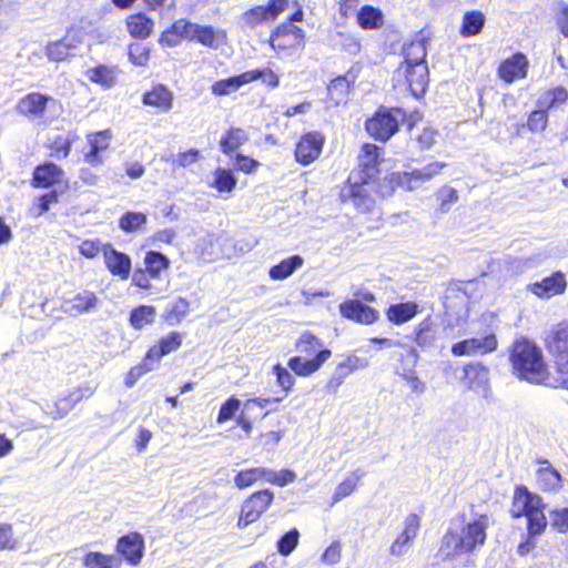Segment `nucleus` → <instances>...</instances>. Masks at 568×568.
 Here are the masks:
<instances>
[{
    "label": "nucleus",
    "mask_w": 568,
    "mask_h": 568,
    "mask_svg": "<svg viewBox=\"0 0 568 568\" xmlns=\"http://www.w3.org/2000/svg\"><path fill=\"white\" fill-rule=\"evenodd\" d=\"M110 133L109 131H101L90 139V152L85 155L87 161L91 164L101 163L99 153L109 148Z\"/></svg>",
    "instance_id": "c03bdc74"
},
{
    "label": "nucleus",
    "mask_w": 568,
    "mask_h": 568,
    "mask_svg": "<svg viewBox=\"0 0 568 568\" xmlns=\"http://www.w3.org/2000/svg\"><path fill=\"white\" fill-rule=\"evenodd\" d=\"M432 329V322L429 318H425L423 322L418 324L415 328V342L418 346H427L432 342V336L429 332Z\"/></svg>",
    "instance_id": "69168bd1"
},
{
    "label": "nucleus",
    "mask_w": 568,
    "mask_h": 568,
    "mask_svg": "<svg viewBox=\"0 0 568 568\" xmlns=\"http://www.w3.org/2000/svg\"><path fill=\"white\" fill-rule=\"evenodd\" d=\"M324 145V136L318 132L304 134L295 149L296 161L303 165L314 162L321 154Z\"/></svg>",
    "instance_id": "2eb2a0df"
},
{
    "label": "nucleus",
    "mask_w": 568,
    "mask_h": 568,
    "mask_svg": "<svg viewBox=\"0 0 568 568\" xmlns=\"http://www.w3.org/2000/svg\"><path fill=\"white\" fill-rule=\"evenodd\" d=\"M551 526L560 532L568 531V507L554 509L549 513Z\"/></svg>",
    "instance_id": "e2e57ef3"
},
{
    "label": "nucleus",
    "mask_w": 568,
    "mask_h": 568,
    "mask_svg": "<svg viewBox=\"0 0 568 568\" xmlns=\"http://www.w3.org/2000/svg\"><path fill=\"white\" fill-rule=\"evenodd\" d=\"M510 362L520 379L532 384H550L542 352L535 343L526 338L516 341L511 348Z\"/></svg>",
    "instance_id": "7ed1b4c3"
},
{
    "label": "nucleus",
    "mask_w": 568,
    "mask_h": 568,
    "mask_svg": "<svg viewBox=\"0 0 568 568\" xmlns=\"http://www.w3.org/2000/svg\"><path fill=\"white\" fill-rule=\"evenodd\" d=\"M437 131L432 126H425L419 133H416L413 140L418 144L419 149H430L436 142Z\"/></svg>",
    "instance_id": "680f3d73"
},
{
    "label": "nucleus",
    "mask_w": 568,
    "mask_h": 568,
    "mask_svg": "<svg viewBox=\"0 0 568 568\" xmlns=\"http://www.w3.org/2000/svg\"><path fill=\"white\" fill-rule=\"evenodd\" d=\"M273 374L276 376L278 386L284 390L288 392L295 384V378L292 373L281 364L273 366Z\"/></svg>",
    "instance_id": "13d9d810"
},
{
    "label": "nucleus",
    "mask_w": 568,
    "mask_h": 568,
    "mask_svg": "<svg viewBox=\"0 0 568 568\" xmlns=\"http://www.w3.org/2000/svg\"><path fill=\"white\" fill-rule=\"evenodd\" d=\"M403 55L404 61L402 64L427 63V51L425 40L418 39L409 43H405L403 47Z\"/></svg>",
    "instance_id": "4c0bfd02"
},
{
    "label": "nucleus",
    "mask_w": 568,
    "mask_h": 568,
    "mask_svg": "<svg viewBox=\"0 0 568 568\" xmlns=\"http://www.w3.org/2000/svg\"><path fill=\"white\" fill-rule=\"evenodd\" d=\"M213 176L214 180L211 186L216 189L220 193H231L236 186L237 180L229 169L217 168Z\"/></svg>",
    "instance_id": "37998d69"
},
{
    "label": "nucleus",
    "mask_w": 568,
    "mask_h": 568,
    "mask_svg": "<svg viewBox=\"0 0 568 568\" xmlns=\"http://www.w3.org/2000/svg\"><path fill=\"white\" fill-rule=\"evenodd\" d=\"M253 77H254L253 74H246L244 72L240 75L219 80L212 84V87H211L212 93L217 97L229 95L232 92L237 91L242 85L251 83V79Z\"/></svg>",
    "instance_id": "2f4dec72"
},
{
    "label": "nucleus",
    "mask_w": 568,
    "mask_h": 568,
    "mask_svg": "<svg viewBox=\"0 0 568 568\" xmlns=\"http://www.w3.org/2000/svg\"><path fill=\"white\" fill-rule=\"evenodd\" d=\"M368 365L369 362L365 357H359L355 354L347 355L343 362L338 363L327 381V392L335 394L349 374L358 369L366 368Z\"/></svg>",
    "instance_id": "f8f14e48"
},
{
    "label": "nucleus",
    "mask_w": 568,
    "mask_h": 568,
    "mask_svg": "<svg viewBox=\"0 0 568 568\" xmlns=\"http://www.w3.org/2000/svg\"><path fill=\"white\" fill-rule=\"evenodd\" d=\"M130 61L140 67H144L149 61V50L140 43L131 44L129 48Z\"/></svg>",
    "instance_id": "0e129e2a"
},
{
    "label": "nucleus",
    "mask_w": 568,
    "mask_h": 568,
    "mask_svg": "<svg viewBox=\"0 0 568 568\" xmlns=\"http://www.w3.org/2000/svg\"><path fill=\"white\" fill-rule=\"evenodd\" d=\"M146 223V215L138 212H126L120 219V227L128 233L139 230Z\"/></svg>",
    "instance_id": "3c124183"
},
{
    "label": "nucleus",
    "mask_w": 568,
    "mask_h": 568,
    "mask_svg": "<svg viewBox=\"0 0 568 568\" xmlns=\"http://www.w3.org/2000/svg\"><path fill=\"white\" fill-rule=\"evenodd\" d=\"M365 475L364 471L357 469L348 475L337 487L333 495V504L339 501L341 499L349 496L354 489L358 480Z\"/></svg>",
    "instance_id": "49530a36"
},
{
    "label": "nucleus",
    "mask_w": 568,
    "mask_h": 568,
    "mask_svg": "<svg viewBox=\"0 0 568 568\" xmlns=\"http://www.w3.org/2000/svg\"><path fill=\"white\" fill-rule=\"evenodd\" d=\"M273 498L274 495L268 489L252 494L242 504L237 526L244 528L256 521L272 504Z\"/></svg>",
    "instance_id": "6e6552de"
},
{
    "label": "nucleus",
    "mask_w": 568,
    "mask_h": 568,
    "mask_svg": "<svg viewBox=\"0 0 568 568\" xmlns=\"http://www.w3.org/2000/svg\"><path fill=\"white\" fill-rule=\"evenodd\" d=\"M116 550L121 554L131 565H138L144 550V540L141 534L131 532L122 536L118 540Z\"/></svg>",
    "instance_id": "aec40b11"
},
{
    "label": "nucleus",
    "mask_w": 568,
    "mask_h": 568,
    "mask_svg": "<svg viewBox=\"0 0 568 568\" xmlns=\"http://www.w3.org/2000/svg\"><path fill=\"white\" fill-rule=\"evenodd\" d=\"M182 338V334L178 332H171L168 336L162 337L158 345L152 346L148 351V362L151 361L156 366L163 356L176 351L181 346Z\"/></svg>",
    "instance_id": "cd10ccee"
},
{
    "label": "nucleus",
    "mask_w": 568,
    "mask_h": 568,
    "mask_svg": "<svg viewBox=\"0 0 568 568\" xmlns=\"http://www.w3.org/2000/svg\"><path fill=\"white\" fill-rule=\"evenodd\" d=\"M199 43L217 49L225 40V32L217 31L211 26H201L196 23V31L192 34V39Z\"/></svg>",
    "instance_id": "7c9ffc66"
},
{
    "label": "nucleus",
    "mask_w": 568,
    "mask_h": 568,
    "mask_svg": "<svg viewBox=\"0 0 568 568\" xmlns=\"http://www.w3.org/2000/svg\"><path fill=\"white\" fill-rule=\"evenodd\" d=\"M396 75L405 78L406 84L414 97L419 98L425 93L429 81L427 63L400 64Z\"/></svg>",
    "instance_id": "9d476101"
},
{
    "label": "nucleus",
    "mask_w": 568,
    "mask_h": 568,
    "mask_svg": "<svg viewBox=\"0 0 568 568\" xmlns=\"http://www.w3.org/2000/svg\"><path fill=\"white\" fill-rule=\"evenodd\" d=\"M446 166L444 162H433L425 165L422 169L413 170L409 173H405V178L408 182V189L414 190L419 183H424L433 179L435 175Z\"/></svg>",
    "instance_id": "c756f323"
},
{
    "label": "nucleus",
    "mask_w": 568,
    "mask_h": 568,
    "mask_svg": "<svg viewBox=\"0 0 568 568\" xmlns=\"http://www.w3.org/2000/svg\"><path fill=\"white\" fill-rule=\"evenodd\" d=\"M544 509L545 505L539 495L529 491L526 486L516 487L510 511L515 518L527 517V531L530 538L541 535L547 527Z\"/></svg>",
    "instance_id": "39448f33"
},
{
    "label": "nucleus",
    "mask_w": 568,
    "mask_h": 568,
    "mask_svg": "<svg viewBox=\"0 0 568 568\" xmlns=\"http://www.w3.org/2000/svg\"><path fill=\"white\" fill-rule=\"evenodd\" d=\"M548 116L546 111L536 110L532 111L528 118L527 126L532 132H541L546 129Z\"/></svg>",
    "instance_id": "338daca9"
},
{
    "label": "nucleus",
    "mask_w": 568,
    "mask_h": 568,
    "mask_svg": "<svg viewBox=\"0 0 568 568\" xmlns=\"http://www.w3.org/2000/svg\"><path fill=\"white\" fill-rule=\"evenodd\" d=\"M300 532L296 528L284 534L277 541V550L283 556H288L297 546Z\"/></svg>",
    "instance_id": "603ef678"
},
{
    "label": "nucleus",
    "mask_w": 568,
    "mask_h": 568,
    "mask_svg": "<svg viewBox=\"0 0 568 568\" xmlns=\"http://www.w3.org/2000/svg\"><path fill=\"white\" fill-rule=\"evenodd\" d=\"M144 266L152 280H159L162 272L170 266V260L158 251H148L144 256Z\"/></svg>",
    "instance_id": "72a5a7b5"
},
{
    "label": "nucleus",
    "mask_w": 568,
    "mask_h": 568,
    "mask_svg": "<svg viewBox=\"0 0 568 568\" xmlns=\"http://www.w3.org/2000/svg\"><path fill=\"white\" fill-rule=\"evenodd\" d=\"M338 308L342 317L354 321L358 324L369 325L375 323L379 317L378 311L364 304L357 298L347 300L341 303Z\"/></svg>",
    "instance_id": "4468645a"
},
{
    "label": "nucleus",
    "mask_w": 568,
    "mask_h": 568,
    "mask_svg": "<svg viewBox=\"0 0 568 568\" xmlns=\"http://www.w3.org/2000/svg\"><path fill=\"white\" fill-rule=\"evenodd\" d=\"M246 74H253L251 82L262 80V82L271 89H275L280 84L278 75L271 69H256L245 72Z\"/></svg>",
    "instance_id": "6e6d98bb"
},
{
    "label": "nucleus",
    "mask_w": 568,
    "mask_h": 568,
    "mask_svg": "<svg viewBox=\"0 0 568 568\" xmlns=\"http://www.w3.org/2000/svg\"><path fill=\"white\" fill-rule=\"evenodd\" d=\"M357 22L363 29H378L383 24V13L373 6H364L357 13Z\"/></svg>",
    "instance_id": "a19ab883"
},
{
    "label": "nucleus",
    "mask_w": 568,
    "mask_h": 568,
    "mask_svg": "<svg viewBox=\"0 0 568 568\" xmlns=\"http://www.w3.org/2000/svg\"><path fill=\"white\" fill-rule=\"evenodd\" d=\"M545 344L557 356L558 372L561 374L560 385L568 389V323L561 322L547 331Z\"/></svg>",
    "instance_id": "423d86ee"
},
{
    "label": "nucleus",
    "mask_w": 568,
    "mask_h": 568,
    "mask_svg": "<svg viewBox=\"0 0 568 568\" xmlns=\"http://www.w3.org/2000/svg\"><path fill=\"white\" fill-rule=\"evenodd\" d=\"M241 406L240 399L230 397L225 403L222 404L216 422L223 424L226 420L233 418Z\"/></svg>",
    "instance_id": "052dcab7"
},
{
    "label": "nucleus",
    "mask_w": 568,
    "mask_h": 568,
    "mask_svg": "<svg viewBox=\"0 0 568 568\" xmlns=\"http://www.w3.org/2000/svg\"><path fill=\"white\" fill-rule=\"evenodd\" d=\"M155 308L153 306L142 305L134 308L130 314V323L136 328L141 329L154 322Z\"/></svg>",
    "instance_id": "de8ad7c7"
},
{
    "label": "nucleus",
    "mask_w": 568,
    "mask_h": 568,
    "mask_svg": "<svg viewBox=\"0 0 568 568\" xmlns=\"http://www.w3.org/2000/svg\"><path fill=\"white\" fill-rule=\"evenodd\" d=\"M295 349L298 355L291 357L287 366L302 377L316 373L332 356V351L324 347V343L310 332H305L298 337Z\"/></svg>",
    "instance_id": "20e7f679"
},
{
    "label": "nucleus",
    "mask_w": 568,
    "mask_h": 568,
    "mask_svg": "<svg viewBox=\"0 0 568 568\" xmlns=\"http://www.w3.org/2000/svg\"><path fill=\"white\" fill-rule=\"evenodd\" d=\"M80 42V39H75L74 37L65 36L64 38L49 42L45 45L44 53L50 61L60 62L67 60L69 57L73 55L72 50H74Z\"/></svg>",
    "instance_id": "bb28decb"
},
{
    "label": "nucleus",
    "mask_w": 568,
    "mask_h": 568,
    "mask_svg": "<svg viewBox=\"0 0 568 568\" xmlns=\"http://www.w3.org/2000/svg\"><path fill=\"white\" fill-rule=\"evenodd\" d=\"M464 378L465 382L468 384L469 388H478L483 387L487 384L488 381V369L479 364V363H471L464 367Z\"/></svg>",
    "instance_id": "58836bf2"
},
{
    "label": "nucleus",
    "mask_w": 568,
    "mask_h": 568,
    "mask_svg": "<svg viewBox=\"0 0 568 568\" xmlns=\"http://www.w3.org/2000/svg\"><path fill=\"white\" fill-rule=\"evenodd\" d=\"M358 67H352L344 75H339L331 81L327 91L329 99L334 101L335 104L346 101L351 85L355 83L358 77Z\"/></svg>",
    "instance_id": "412c9836"
},
{
    "label": "nucleus",
    "mask_w": 568,
    "mask_h": 568,
    "mask_svg": "<svg viewBox=\"0 0 568 568\" xmlns=\"http://www.w3.org/2000/svg\"><path fill=\"white\" fill-rule=\"evenodd\" d=\"M418 308L419 306L415 302L392 304L386 311V317L390 323L402 325L413 320L417 315Z\"/></svg>",
    "instance_id": "c85d7f7f"
},
{
    "label": "nucleus",
    "mask_w": 568,
    "mask_h": 568,
    "mask_svg": "<svg viewBox=\"0 0 568 568\" xmlns=\"http://www.w3.org/2000/svg\"><path fill=\"white\" fill-rule=\"evenodd\" d=\"M248 136L243 129L232 128L220 141V146L223 153L231 154L242 144L247 141Z\"/></svg>",
    "instance_id": "ea45409f"
},
{
    "label": "nucleus",
    "mask_w": 568,
    "mask_h": 568,
    "mask_svg": "<svg viewBox=\"0 0 568 568\" xmlns=\"http://www.w3.org/2000/svg\"><path fill=\"white\" fill-rule=\"evenodd\" d=\"M568 99V91L564 87H557L548 90L541 98L540 103L548 109L554 108L559 103L566 102Z\"/></svg>",
    "instance_id": "5fc2aeb1"
},
{
    "label": "nucleus",
    "mask_w": 568,
    "mask_h": 568,
    "mask_svg": "<svg viewBox=\"0 0 568 568\" xmlns=\"http://www.w3.org/2000/svg\"><path fill=\"white\" fill-rule=\"evenodd\" d=\"M405 118L406 113L399 108L379 109L366 121V131L375 140L385 142L397 132L399 122Z\"/></svg>",
    "instance_id": "0eeeda50"
},
{
    "label": "nucleus",
    "mask_w": 568,
    "mask_h": 568,
    "mask_svg": "<svg viewBox=\"0 0 568 568\" xmlns=\"http://www.w3.org/2000/svg\"><path fill=\"white\" fill-rule=\"evenodd\" d=\"M567 286L564 273L557 272L528 285V290L540 298H550L565 292Z\"/></svg>",
    "instance_id": "6ab92c4d"
},
{
    "label": "nucleus",
    "mask_w": 568,
    "mask_h": 568,
    "mask_svg": "<svg viewBox=\"0 0 568 568\" xmlns=\"http://www.w3.org/2000/svg\"><path fill=\"white\" fill-rule=\"evenodd\" d=\"M266 477V468L264 467H255L250 469L241 470L234 477V484L239 489H244L258 480H265Z\"/></svg>",
    "instance_id": "a18cd8bd"
},
{
    "label": "nucleus",
    "mask_w": 568,
    "mask_h": 568,
    "mask_svg": "<svg viewBox=\"0 0 568 568\" xmlns=\"http://www.w3.org/2000/svg\"><path fill=\"white\" fill-rule=\"evenodd\" d=\"M50 100L49 95L31 92L19 100L17 111L26 116L41 118Z\"/></svg>",
    "instance_id": "393cba45"
},
{
    "label": "nucleus",
    "mask_w": 568,
    "mask_h": 568,
    "mask_svg": "<svg viewBox=\"0 0 568 568\" xmlns=\"http://www.w3.org/2000/svg\"><path fill=\"white\" fill-rule=\"evenodd\" d=\"M485 24V16L483 12L473 10L464 14L460 33L464 37L478 34Z\"/></svg>",
    "instance_id": "79ce46f5"
},
{
    "label": "nucleus",
    "mask_w": 568,
    "mask_h": 568,
    "mask_svg": "<svg viewBox=\"0 0 568 568\" xmlns=\"http://www.w3.org/2000/svg\"><path fill=\"white\" fill-rule=\"evenodd\" d=\"M288 0H270L265 6H256L245 11L240 21L244 27L254 29L257 26L275 20L286 8Z\"/></svg>",
    "instance_id": "1a4fd4ad"
},
{
    "label": "nucleus",
    "mask_w": 568,
    "mask_h": 568,
    "mask_svg": "<svg viewBox=\"0 0 568 568\" xmlns=\"http://www.w3.org/2000/svg\"><path fill=\"white\" fill-rule=\"evenodd\" d=\"M529 62L524 53H515L506 59L498 68V75L507 83L515 80L525 79L527 77Z\"/></svg>",
    "instance_id": "a211bd4d"
},
{
    "label": "nucleus",
    "mask_w": 568,
    "mask_h": 568,
    "mask_svg": "<svg viewBox=\"0 0 568 568\" xmlns=\"http://www.w3.org/2000/svg\"><path fill=\"white\" fill-rule=\"evenodd\" d=\"M173 32H175L181 40L192 39V34L194 30L196 31V23L190 22L185 19H180L175 21L173 24Z\"/></svg>",
    "instance_id": "774afa93"
},
{
    "label": "nucleus",
    "mask_w": 568,
    "mask_h": 568,
    "mask_svg": "<svg viewBox=\"0 0 568 568\" xmlns=\"http://www.w3.org/2000/svg\"><path fill=\"white\" fill-rule=\"evenodd\" d=\"M84 568H120L121 559L100 551H89L82 558Z\"/></svg>",
    "instance_id": "f704fd0d"
},
{
    "label": "nucleus",
    "mask_w": 568,
    "mask_h": 568,
    "mask_svg": "<svg viewBox=\"0 0 568 568\" xmlns=\"http://www.w3.org/2000/svg\"><path fill=\"white\" fill-rule=\"evenodd\" d=\"M149 362L150 363H148V356L145 355L140 365H136L129 371L125 378V385L128 387H132L141 376L156 367L151 361Z\"/></svg>",
    "instance_id": "4d7b16f0"
},
{
    "label": "nucleus",
    "mask_w": 568,
    "mask_h": 568,
    "mask_svg": "<svg viewBox=\"0 0 568 568\" xmlns=\"http://www.w3.org/2000/svg\"><path fill=\"white\" fill-rule=\"evenodd\" d=\"M99 303L100 300L94 292L82 290L73 296L64 298L62 307L70 315H80L94 311Z\"/></svg>",
    "instance_id": "f3484780"
},
{
    "label": "nucleus",
    "mask_w": 568,
    "mask_h": 568,
    "mask_svg": "<svg viewBox=\"0 0 568 568\" xmlns=\"http://www.w3.org/2000/svg\"><path fill=\"white\" fill-rule=\"evenodd\" d=\"M379 148L365 144L358 155V171H353L346 183L341 187L339 199L345 205L353 206L357 212H368L374 205L372 182L379 172Z\"/></svg>",
    "instance_id": "f257e3e1"
},
{
    "label": "nucleus",
    "mask_w": 568,
    "mask_h": 568,
    "mask_svg": "<svg viewBox=\"0 0 568 568\" xmlns=\"http://www.w3.org/2000/svg\"><path fill=\"white\" fill-rule=\"evenodd\" d=\"M104 263L110 273L121 280H128L132 268L131 257L111 244H104L102 248Z\"/></svg>",
    "instance_id": "dca6fc26"
},
{
    "label": "nucleus",
    "mask_w": 568,
    "mask_h": 568,
    "mask_svg": "<svg viewBox=\"0 0 568 568\" xmlns=\"http://www.w3.org/2000/svg\"><path fill=\"white\" fill-rule=\"evenodd\" d=\"M304 260L301 255H292L270 268L268 275L274 281H282L290 277L296 270L302 267Z\"/></svg>",
    "instance_id": "473e14b6"
},
{
    "label": "nucleus",
    "mask_w": 568,
    "mask_h": 568,
    "mask_svg": "<svg viewBox=\"0 0 568 568\" xmlns=\"http://www.w3.org/2000/svg\"><path fill=\"white\" fill-rule=\"evenodd\" d=\"M190 304L186 300L180 297L168 306L166 321L170 323H180L189 312Z\"/></svg>",
    "instance_id": "8fccbe9b"
},
{
    "label": "nucleus",
    "mask_w": 568,
    "mask_h": 568,
    "mask_svg": "<svg viewBox=\"0 0 568 568\" xmlns=\"http://www.w3.org/2000/svg\"><path fill=\"white\" fill-rule=\"evenodd\" d=\"M540 465L536 471V480L544 491H558L562 487V477L547 459H538Z\"/></svg>",
    "instance_id": "b1692460"
},
{
    "label": "nucleus",
    "mask_w": 568,
    "mask_h": 568,
    "mask_svg": "<svg viewBox=\"0 0 568 568\" xmlns=\"http://www.w3.org/2000/svg\"><path fill=\"white\" fill-rule=\"evenodd\" d=\"M120 72L118 65L99 64L88 69L85 75L91 82L101 85L103 89H111L116 84Z\"/></svg>",
    "instance_id": "a878e982"
},
{
    "label": "nucleus",
    "mask_w": 568,
    "mask_h": 568,
    "mask_svg": "<svg viewBox=\"0 0 568 568\" xmlns=\"http://www.w3.org/2000/svg\"><path fill=\"white\" fill-rule=\"evenodd\" d=\"M173 95L164 85L154 87L151 91L144 93L143 103L145 105L158 106L165 111L172 108Z\"/></svg>",
    "instance_id": "c9c22d12"
},
{
    "label": "nucleus",
    "mask_w": 568,
    "mask_h": 568,
    "mask_svg": "<svg viewBox=\"0 0 568 568\" xmlns=\"http://www.w3.org/2000/svg\"><path fill=\"white\" fill-rule=\"evenodd\" d=\"M64 172L57 164L45 162L38 165L33 171L32 185L34 187H51L52 185L62 182Z\"/></svg>",
    "instance_id": "5701e85b"
},
{
    "label": "nucleus",
    "mask_w": 568,
    "mask_h": 568,
    "mask_svg": "<svg viewBox=\"0 0 568 568\" xmlns=\"http://www.w3.org/2000/svg\"><path fill=\"white\" fill-rule=\"evenodd\" d=\"M488 526V516L479 515L459 528H450L442 539L439 555L444 559H452L475 551L485 544Z\"/></svg>",
    "instance_id": "f03ea898"
},
{
    "label": "nucleus",
    "mask_w": 568,
    "mask_h": 568,
    "mask_svg": "<svg viewBox=\"0 0 568 568\" xmlns=\"http://www.w3.org/2000/svg\"><path fill=\"white\" fill-rule=\"evenodd\" d=\"M398 374L404 381H406L412 392L416 394H423L426 390V384L416 375V372L413 367H404L403 371Z\"/></svg>",
    "instance_id": "bf43d9fd"
},
{
    "label": "nucleus",
    "mask_w": 568,
    "mask_h": 568,
    "mask_svg": "<svg viewBox=\"0 0 568 568\" xmlns=\"http://www.w3.org/2000/svg\"><path fill=\"white\" fill-rule=\"evenodd\" d=\"M126 27L133 38L144 39L151 34L153 21L144 13H136L128 18Z\"/></svg>",
    "instance_id": "e433bc0d"
},
{
    "label": "nucleus",
    "mask_w": 568,
    "mask_h": 568,
    "mask_svg": "<svg viewBox=\"0 0 568 568\" xmlns=\"http://www.w3.org/2000/svg\"><path fill=\"white\" fill-rule=\"evenodd\" d=\"M296 475L288 469H283L280 471H275L273 469L266 468V477L265 481L277 485V486H286L295 480Z\"/></svg>",
    "instance_id": "864d4df0"
},
{
    "label": "nucleus",
    "mask_w": 568,
    "mask_h": 568,
    "mask_svg": "<svg viewBox=\"0 0 568 568\" xmlns=\"http://www.w3.org/2000/svg\"><path fill=\"white\" fill-rule=\"evenodd\" d=\"M95 392L89 383L79 386L71 390L68 396L60 397L54 404V418H63L72 410V408L84 398L91 397Z\"/></svg>",
    "instance_id": "4be33fe9"
},
{
    "label": "nucleus",
    "mask_w": 568,
    "mask_h": 568,
    "mask_svg": "<svg viewBox=\"0 0 568 568\" xmlns=\"http://www.w3.org/2000/svg\"><path fill=\"white\" fill-rule=\"evenodd\" d=\"M303 40V29L292 23H283L272 32L270 42L273 49L284 51L301 47Z\"/></svg>",
    "instance_id": "ddd939ff"
},
{
    "label": "nucleus",
    "mask_w": 568,
    "mask_h": 568,
    "mask_svg": "<svg viewBox=\"0 0 568 568\" xmlns=\"http://www.w3.org/2000/svg\"><path fill=\"white\" fill-rule=\"evenodd\" d=\"M496 335L490 333L485 336L467 338L455 343L452 353L455 356H475L491 353L497 348Z\"/></svg>",
    "instance_id": "9b49d317"
},
{
    "label": "nucleus",
    "mask_w": 568,
    "mask_h": 568,
    "mask_svg": "<svg viewBox=\"0 0 568 568\" xmlns=\"http://www.w3.org/2000/svg\"><path fill=\"white\" fill-rule=\"evenodd\" d=\"M436 200L439 202L438 210L442 213H447L452 206L458 201V192L456 189L444 185L436 193Z\"/></svg>",
    "instance_id": "09e8293b"
}]
</instances>
